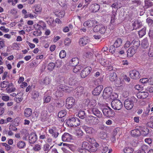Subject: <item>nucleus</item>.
<instances>
[{
  "label": "nucleus",
  "mask_w": 153,
  "mask_h": 153,
  "mask_svg": "<svg viewBox=\"0 0 153 153\" xmlns=\"http://www.w3.org/2000/svg\"><path fill=\"white\" fill-rule=\"evenodd\" d=\"M92 68L89 66H87L83 69L80 73L81 76L84 78L87 76L91 72Z\"/></svg>",
  "instance_id": "nucleus-7"
},
{
  "label": "nucleus",
  "mask_w": 153,
  "mask_h": 153,
  "mask_svg": "<svg viewBox=\"0 0 153 153\" xmlns=\"http://www.w3.org/2000/svg\"><path fill=\"white\" fill-rule=\"evenodd\" d=\"M75 102L74 99L72 97L68 98L66 100V106L67 108H71L74 105Z\"/></svg>",
  "instance_id": "nucleus-8"
},
{
  "label": "nucleus",
  "mask_w": 153,
  "mask_h": 153,
  "mask_svg": "<svg viewBox=\"0 0 153 153\" xmlns=\"http://www.w3.org/2000/svg\"><path fill=\"white\" fill-rule=\"evenodd\" d=\"M149 133V130L147 128L143 130L141 132V134L143 136H146Z\"/></svg>",
  "instance_id": "nucleus-56"
},
{
  "label": "nucleus",
  "mask_w": 153,
  "mask_h": 153,
  "mask_svg": "<svg viewBox=\"0 0 153 153\" xmlns=\"http://www.w3.org/2000/svg\"><path fill=\"white\" fill-rule=\"evenodd\" d=\"M55 15L59 17H63L65 15V12L62 10L57 9L55 12Z\"/></svg>",
  "instance_id": "nucleus-25"
},
{
  "label": "nucleus",
  "mask_w": 153,
  "mask_h": 153,
  "mask_svg": "<svg viewBox=\"0 0 153 153\" xmlns=\"http://www.w3.org/2000/svg\"><path fill=\"white\" fill-rule=\"evenodd\" d=\"M90 9L92 12H97L100 9V5L97 4H93L91 5Z\"/></svg>",
  "instance_id": "nucleus-21"
},
{
  "label": "nucleus",
  "mask_w": 153,
  "mask_h": 153,
  "mask_svg": "<svg viewBox=\"0 0 153 153\" xmlns=\"http://www.w3.org/2000/svg\"><path fill=\"white\" fill-rule=\"evenodd\" d=\"M39 93L38 92L36 91H34L33 92L32 94V98L34 99H35L39 97Z\"/></svg>",
  "instance_id": "nucleus-48"
},
{
  "label": "nucleus",
  "mask_w": 153,
  "mask_h": 153,
  "mask_svg": "<svg viewBox=\"0 0 153 153\" xmlns=\"http://www.w3.org/2000/svg\"><path fill=\"white\" fill-rule=\"evenodd\" d=\"M78 151L80 153H89L88 150L81 148H79Z\"/></svg>",
  "instance_id": "nucleus-63"
},
{
  "label": "nucleus",
  "mask_w": 153,
  "mask_h": 153,
  "mask_svg": "<svg viewBox=\"0 0 153 153\" xmlns=\"http://www.w3.org/2000/svg\"><path fill=\"white\" fill-rule=\"evenodd\" d=\"M74 66V67L73 69V71L75 73L78 72L81 68V66L80 65H77Z\"/></svg>",
  "instance_id": "nucleus-49"
},
{
  "label": "nucleus",
  "mask_w": 153,
  "mask_h": 153,
  "mask_svg": "<svg viewBox=\"0 0 153 153\" xmlns=\"http://www.w3.org/2000/svg\"><path fill=\"white\" fill-rule=\"evenodd\" d=\"M48 118V115L46 111H43L41 113L40 119L41 121H46Z\"/></svg>",
  "instance_id": "nucleus-20"
},
{
  "label": "nucleus",
  "mask_w": 153,
  "mask_h": 153,
  "mask_svg": "<svg viewBox=\"0 0 153 153\" xmlns=\"http://www.w3.org/2000/svg\"><path fill=\"white\" fill-rule=\"evenodd\" d=\"M89 42V39L87 36H84L79 39V45L84 46L88 44Z\"/></svg>",
  "instance_id": "nucleus-13"
},
{
  "label": "nucleus",
  "mask_w": 153,
  "mask_h": 153,
  "mask_svg": "<svg viewBox=\"0 0 153 153\" xmlns=\"http://www.w3.org/2000/svg\"><path fill=\"white\" fill-rule=\"evenodd\" d=\"M15 100L17 103H19L23 100L22 94L21 93H18L14 99Z\"/></svg>",
  "instance_id": "nucleus-29"
},
{
  "label": "nucleus",
  "mask_w": 153,
  "mask_h": 153,
  "mask_svg": "<svg viewBox=\"0 0 153 153\" xmlns=\"http://www.w3.org/2000/svg\"><path fill=\"white\" fill-rule=\"evenodd\" d=\"M135 49L134 48L132 47H131L129 48L127 51V56L128 57H131L135 54L136 52Z\"/></svg>",
  "instance_id": "nucleus-24"
},
{
  "label": "nucleus",
  "mask_w": 153,
  "mask_h": 153,
  "mask_svg": "<svg viewBox=\"0 0 153 153\" xmlns=\"http://www.w3.org/2000/svg\"><path fill=\"white\" fill-rule=\"evenodd\" d=\"M97 57L99 62L102 66L108 67V65H111V62H109L107 59L102 58H99L98 56H97Z\"/></svg>",
  "instance_id": "nucleus-17"
},
{
  "label": "nucleus",
  "mask_w": 153,
  "mask_h": 153,
  "mask_svg": "<svg viewBox=\"0 0 153 153\" xmlns=\"http://www.w3.org/2000/svg\"><path fill=\"white\" fill-rule=\"evenodd\" d=\"M51 99V97L50 96L47 95L45 94L43 99L44 103L49 102Z\"/></svg>",
  "instance_id": "nucleus-45"
},
{
  "label": "nucleus",
  "mask_w": 153,
  "mask_h": 153,
  "mask_svg": "<svg viewBox=\"0 0 153 153\" xmlns=\"http://www.w3.org/2000/svg\"><path fill=\"white\" fill-rule=\"evenodd\" d=\"M87 101L89 102V105H90L94 106L96 105V100H95L92 99L91 100H88Z\"/></svg>",
  "instance_id": "nucleus-55"
},
{
  "label": "nucleus",
  "mask_w": 153,
  "mask_h": 153,
  "mask_svg": "<svg viewBox=\"0 0 153 153\" xmlns=\"http://www.w3.org/2000/svg\"><path fill=\"white\" fill-rule=\"evenodd\" d=\"M56 66L55 64L53 62H50L48 65L47 68L48 70L50 71H51L53 70Z\"/></svg>",
  "instance_id": "nucleus-38"
},
{
  "label": "nucleus",
  "mask_w": 153,
  "mask_h": 153,
  "mask_svg": "<svg viewBox=\"0 0 153 153\" xmlns=\"http://www.w3.org/2000/svg\"><path fill=\"white\" fill-rule=\"evenodd\" d=\"M90 146V145L88 142L84 141L82 142V148L88 150Z\"/></svg>",
  "instance_id": "nucleus-39"
},
{
  "label": "nucleus",
  "mask_w": 153,
  "mask_h": 153,
  "mask_svg": "<svg viewBox=\"0 0 153 153\" xmlns=\"http://www.w3.org/2000/svg\"><path fill=\"white\" fill-rule=\"evenodd\" d=\"M59 57L61 58H64L66 56V53L65 51L64 50L61 51L59 54Z\"/></svg>",
  "instance_id": "nucleus-60"
},
{
  "label": "nucleus",
  "mask_w": 153,
  "mask_h": 153,
  "mask_svg": "<svg viewBox=\"0 0 153 153\" xmlns=\"http://www.w3.org/2000/svg\"><path fill=\"white\" fill-rule=\"evenodd\" d=\"M76 82V80L74 76L71 77L69 78L68 83L70 85H74Z\"/></svg>",
  "instance_id": "nucleus-41"
},
{
  "label": "nucleus",
  "mask_w": 153,
  "mask_h": 153,
  "mask_svg": "<svg viewBox=\"0 0 153 153\" xmlns=\"http://www.w3.org/2000/svg\"><path fill=\"white\" fill-rule=\"evenodd\" d=\"M117 76L116 74L114 73L113 74H111L110 76L109 79L111 82H115L117 79Z\"/></svg>",
  "instance_id": "nucleus-44"
},
{
  "label": "nucleus",
  "mask_w": 153,
  "mask_h": 153,
  "mask_svg": "<svg viewBox=\"0 0 153 153\" xmlns=\"http://www.w3.org/2000/svg\"><path fill=\"white\" fill-rule=\"evenodd\" d=\"M48 134L46 132H43L42 133H40L39 134V140H44L45 139H46L48 135Z\"/></svg>",
  "instance_id": "nucleus-40"
},
{
  "label": "nucleus",
  "mask_w": 153,
  "mask_h": 153,
  "mask_svg": "<svg viewBox=\"0 0 153 153\" xmlns=\"http://www.w3.org/2000/svg\"><path fill=\"white\" fill-rule=\"evenodd\" d=\"M62 139L64 142H70L72 139V136L68 133H65L62 136Z\"/></svg>",
  "instance_id": "nucleus-16"
},
{
  "label": "nucleus",
  "mask_w": 153,
  "mask_h": 153,
  "mask_svg": "<svg viewBox=\"0 0 153 153\" xmlns=\"http://www.w3.org/2000/svg\"><path fill=\"white\" fill-rule=\"evenodd\" d=\"M66 123L69 126L76 127L80 124V122L77 118L71 117L68 120Z\"/></svg>",
  "instance_id": "nucleus-2"
},
{
  "label": "nucleus",
  "mask_w": 153,
  "mask_h": 153,
  "mask_svg": "<svg viewBox=\"0 0 153 153\" xmlns=\"http://www.w3.org/2000/svg\"><path fill=\"white\" fill-rule=\"evenodd\" d=\"M116 47L114 46V45H112L110 46L109 49V51L112 54H114L116 52Z\"/></svg>",
  "instance_id": "nucleus-52"
},
{
  "label": "nucleus",
  "mask_w": 153,
  "mask_h": 153,
  "mask_svg": "<svg viewBox=\"0 0 153 153\" xmlns=\"http://www.w3.org/2000/svg\"><path fill=\"white\" fill-rule=\"evenodd\" d=\"M107 27L102 25H96L93 28V30L94 32H99L101 34H103L105 33Z\"/></svg>",
  "instance_id": "nucleus-5"
},
{
  "label": "nucleus",
  "mask_w": 153,
  "mask_h": 153,
  "mask_svg": "<svg viewBox=\"0 0 153 153\" xmlns=\"http://www.w3.org/2000/svg\"><path fill=\"white\" fill-rule=\"evenodd\" d=\"M1 99L3 100L5 102L8 101L10 100V97L9 96L4 94L2 95Z\"/></svg>",
  "instance_id": "nucleus-58"
},
{
  "label": "nucleus",
  "mask_w": 153,
  "mask_h": 153,
  "mask_svg": "<svg viewBox=\"0 0 153 153\" xmlns=\"http://www.w3.org/2000/svg\"><path fill=\"white\" fill-rule=\"evenodd\" d=\"M92 23L91 20L88 21L84 22L83 25L85 27L87 26L88 27H92Z\"/></svg>",
  "instance_id": "nucleus-54"
},
{
  "label": "nucleus",
  "mask_w": 153,
  "mask_h": 153,
  "mask_svg": "<svg viewBox=\"0 0 153 153\" xmlns=\"http://www.w3.org/2000/svg\"><path fill=\"white\" fill-rule=\"evenodd\" d=\"M122 42V41L121 39H116L114 42V45L116 48L119 47L121 45Z\"/></svg>",
  "instance_id": "nucleus-36"
},
{
  "label": "nucleus",
  "mask_w": 153,
  "mask_h": 153,
  "mask_svg": "<svg viewBox=\"0 0 153 153\" xmlns=\"http://www.w3.org/2000/svg\"><path fill=\"white\" fill-rule=\"evenodd\" d=\"M142 46L144 48H146L149 45V44L148 42L147 38H146L143 39L141 42Z\"/></svg>",
  "instance_id": "nucleus-34"
},
{
  "label": "nucleus",
  "mask_w": 153,
  "mask_h": 153,
  "mask_svg": "<svg viewBox=\"0 0 153 153\" xmlns=\"http://www.w3.org/2000/svg\"><path fill=\"white\" fill-rule=\"evenodd\" d=\"M79 59L77 57L73 58L70 62V64L72 66L78 65L79 63Z\"/></svg>",
  "instance_id": "nucleus-28"
},
{
  "label": "nucleus",
  "mask_w": 153,
  "mask_h": 153,
  "mask_svg": "<svg viewBox=\"0 0 153 153\" xmlns=\"http://www.w3.org/2000/svg\"><path fill=\"white\" fill-rule=\"evenodd\" d=\"M85 120L87 124L91 125L97 124L99 123V120L97 117L91 115L86 117Z\"/></svg>",
  "instance_id": "nucleus-4"
},
{
  "label": "nucleus",
  "mask_w": 153,
  "mask_h": 153,
  "mask_svg": "<svg viewBox=\"0 0 153 153\" xmlns=\"http://www.w3.org/2000/svg\"><path fill=\"white\" fill-rule=\"evenodd\" d=\"M102 111L103 114L108 117H113L115 114L113 110L109 108H104L103 109Z\"/></svg>",
  "instance_id": "nucleus-6"
},
{
  "label": "nucleus",
  "mask_w": 153,
  "mask_h": 153,
  "mask_svg": "<svg viewBox=\"0 0 153 153\" xmlns=\"http://www.w3.org/2000/svg\"><path fill=\"white\" fill-rule=\"evenodd\" d=\"M129 76L131 79H137L140 78L139 72L136 70H133L131 71Z\"/></svg>",
  "instance_id": "nucleus-14"
},
{
  "label": "nucleus",
  "mask_w": 153,
  "mask_h": 153,
  "mask_svg": "<svg viewBox=\"0 0 153 153\" xmlns=\"http://www.w3.org/2000/svg\"><path fill=\"white\" fill-rule=\"evenodd\" d=\"M32 114V110L31 109L28 108H26L24 111V114L25 116L26 117H30Z\"/></svg>",
  "instance_id": "nucleus-32"
},
{
  "label": "nucleus",
  "mask_w": 153,
  "mask_h": 153,
  "mask_svg": "<svg viewBox=\"0 0 153 153\" xmlns=\"http://www.w3.org/2000/svg\"><path fill=\"white\" fill-rule=\"evenodd\" d=\"M149 56L152 57L153 56V47L151 46L149 48L148 52Z\"/></svg>",
  "instance_id": "nucleus-59"
},
{
  "label": "nucleus",
  "mask_w": 153,
  "mask_h": 153,
  "mask_svg": "<svg viewBox=\"0 0 153 153\" xmlns=\"http://www.w3.org/2000/svg\"><path fill=\"white\" fill-rule=\"evenodd\" d=\"M71 42V40L68 38H66L64 44L66 46H69Z\"/></svg>",
  "instance_id": "nucleus-64"
},
{
  "label": "nucleus",
  "mask_w": 153,
  "mask_h": 153,
  "mask_svg": "<svg viewBox=\"0 0 153 153\" xmlns=\"http://www.w3.org/2000/svg\"><path fill=\"white\" fill-rule=\"evenodd\" d=\"M56 67L60 68L62 65V62L61 60H57L55 63Z\"/></svg>",
  "instance_id": "nucleus-51"
},
{
  "label": "nucleus",
  "mask_w": 153,
  "mask_h": 153,
  "mask_svg": "<svg viewBox=\"0 0 153 153\" xmlns=\"http://www.w3.org/2000/svg\"><path fill=\"white\" fill-rule=\"evenodd\" d=\"M51 81V79L48 76H46L43 79L40 84L45 85H47L50 84Z\"/></svg>",
  "instance_id": "nucleus-26"
},
{
  "label": "nucleus",
  "mask_w": 153,
  "mask_h": 153,
  "mask_svg": "<svg viewBox=\"0 0 153 153\" xmlns=\"http://www.w3.org/2000/svg\"><path fill=\"white\" fill-rule=\"evenodd\" d=\"M146 28L144 27L138 32L140 37L142 38L146 34Z\"/></svg>",
  "instance_id": "nucleus-37"
},
{
  "label": "nucleus",
  "mask_w": 153,
  "mask_h": 153,
  "mask_svg": "<svg viewBox=\"0 0 153 153\" xmlns=\"http://www.w3.org/2000/svg\"><path fill=\"white\" fill-rule=\"evenodd\" d=\"M6 90L8 93H11L14 91L16 88L13 87V85L12 83H9L6 88Z\"/></svg>",
  "instance_id": "nucleus-30"
},
{
  "label": "nucleus",
  "mask_w": 153,
  "mask_h": 153,
  "mask_svg": "<svg viewBox=\"0 0 153 153\" xmlns=\"http://www.w3.org/2000/svg\"><path fill=\"white\" fill-rule=\"evenodd\" d=\"M112 89L111 87H109L105 88L103 93V96L104 98L107 99L109 97L112 93Z\"/></svg>",
  "instance_id": "nucleus-9"
},
{
  "label": "nucleus",
  "mask_w": 153,
  "mask_h": 153,
  "mask_svg": "<svg viewBox=\"0 0 153 153\" xmlns=\"http://www.w3.org/2000/svg\"><path fill=\"white\" fill-rule=\"evenodd\" d=\"M37 136L36 133L33 132L30 134L29 137V141L31 144H33L35 142L37 139Z\"/></svg>",
  "instance_id": "nucleus-15"
},
{
  "label": "nucleus",
  "mask_w": 153,
  "mask_h": 153,
  "mask_svg": "<svg viewBox=\"0 0 153 153\" xmlns=\"http://www.w3.org/2000/svg\"><path fill=\"white\" fill-rule=\"evenodd\" d=\"M123 151L125 153H132L134 151V149L132 147L126 146L123 149Z\"/></svg>",
  "instance_id": "nucleus-35"
},
{
  "label": "nucleus",
  "mask_w": 153,
  "mask_h": 153,
  "mask_svg": "<svg viewBox=\"0 0 153 153\" xmlns=\"http://www.w3.org/2000/svg\"><path fill=\"white\" fill-rule=\"evenodd\" d=\"M66 112L65 110H62L59 111L58 114V117L59 118L64 117L66 114Z\"/></svg>",
  "instance_id": "nucleus-46"
},
{
  "label": "nucleus",
  "mask_w": 153,
  "mask_h": 153,
  "mask_svg": "<svg viewBox=\"0 0 153 153\" xmlns=\"http://www.w3.org/2000/svg\"><path fill=\"white\" fill-rule=\"evenodd\" d=\"M58 82L60 84L58 86L55 95L56 97H61L63 95V91L64 88L63 84L65 83L64 78L63 77H61L58 79Z\"/></svg>",
  "instance_id": "nucleus-1"
},
{
  "label": "nucleus",
  "mask_w": 153,
  "mask_h": 153,
  "mask_svg": "<svg viewBox=\"0 0 153 153\" xmlns=\"http://www.w3.org/2000/svg\"><path fill=\"white\" fill-rule=\"evenodd\" d=\"M103 89V86L100 85L95 88L92 92L93 94L94 95H99Z\"/></svg>",
  "instance_id": "nucleus-19"
},
{
  "label": "nucleus",
  "mask_w": 153,
  "mask_h": 153,
  "mask_svg": "<svg viewBox=\"0 0 153 153\" xmlns=\"http://www.w3.org/2000/svg\"><path fill=\"white\" fill-rule=\"evenodd\" d=\"M42 148V145L37 143L34 145L33 147V149L35 152H39L41 150Z\"/></svg>",
  "instance_id": "nucleus-33"
},
{
  "label": "nucleus",
  "mask_w": 153,
  "mask_h": 153,
  "mask_svg": "<svg viewBox=\"0 0 153 153\" xmlns=\"http://www.w3.org/2000/svg\"><path fill=\"white\" fill-rule=\"evenodd\" d=\"M111 105L112 108L116 110H120L123 106L121 102L118 100H113L111 103Z\"/></svg>",
  "instance_id": "nucleus-3"
},
{
  "label": "nucleus",
  "mask_w": 153,
  "mask_h": 153,
  "mask_svg": "<svg viewBox=\"0 0 153 153\" xmlns=\"http://www.w3.org/2000/svg\"><path fill=\"white\" fill-rule=\"evenodd\" d=\"M141 134V131L137 129L132 130L131 131V135L134 137H137Z\"/></svg>",
  "instance_id": "nucleus-27"
},
{
  "label": "nucleus",
  "mask_w": 153,
  "mask_h": 153,
  "mask_svg": "<svg viewBox=\"0 0 153 153\" xmlns=\"http://www.w3.org/2000/svg\"><path fill=\"white\" fill-rule=\"evenodd\" d=\"M124 106L127 110H130L134 106V102L131 99H127L124 102Z\"/></svg>",
  "instance_id": "nucleus-11"
},
{
  "label": "nucleus",
  "mask_w": 153,
  "mask_h": 153,
  "mask_svg": "<svg viewBox=\"0 0 153 153\" xmlns=\"http://www.w3.org/2000/svg\"><path fill=\"white\" fill-rule=\"evenodd\" d=\"M9 83L7 81H4L1 82V88H5L8 86Z\"/></svg>",
  "instance_id": "nucleus-50"
},
{
  "label": "nucleus",
  "mask_w": 153,
  "mask_h": 153,
  "mask_svg": "<svg viewBox=\"0 0 153 153\" xmlns=\"http://www.w3.org/2000/svg\"><path fill=\"white\" fill-rule=\"evenodd\" d=\"M50 147V145L48 143H46L43 146V149L45 152H48L50 149H49Z\"/></svg>",
  "instance_id": "nucleus-43"
},
{
  "label": "nucleus",
  "mask_w": 153,
  "mask_h": 153,
  "mask_svg": "<svg viewBox=\"0 0 153 153\" xmlns=\"http://www.w3.org/2000/svg\"><path fill=\"white\" fill-rule=\"evenodd\" d=\"M131 44L133 45L134 48L137 49L140 46V41L137 39H134L132 42Z\"/></svg>",
  "instance_id": "nucleus-31"
},
{
  "label": "nucleus",
  "mask_w": 153,
  "mask_h": 153,
  "mask_svg": "<svg viewBox=\"0 0 153 153\" xmlns=\"http://www.w3.org/2000/svg\"><path fill=\"white\" fill-rule=\"evenodd\" d=\"M48 132L54 138H56L59 134L57 129L55 126H53L51 128H50Z\"/></svg>",
  "instance_id": "nucleus-10"
},
{
  "label": "nucleus",
  "mask_w": 153,
  "mask_h": 153,
  "mask_svg": "<svg viewBox=\"0 0 153 153\" xmlns=\"http://www.w3.org/2000/svg\"><path fill=\"white\" fill-rule=\"evenodd\" d=\"M97 148L95 146H90L89 147V149L88 150L89 153L90 152H94L97 150Z\"/></svg>",
  "instance_id": "nucleus-61"
},
{
  "label": "nucleus",
  "mask_w": 153,
  "mask_h": 153,
  "mask_svg": "<svg viewBox=\"0 0 153 153\" xmlns=\"http://www.w3.org/2000/svg\"><path fill=\"white\" fill-rule=\"evenodd\" d=\"M25 145V143L23 141H20L17 144V146L19 149L23 148Z\"/></svg>",
  "instance_id": "nucleus-47"
},
{
  "label": "nucleus",
  "mask_w": 153,
  "mask_h": 153,
  "mask_svg": "<svg viewBox=\"0 0 153 153\" xmlns=\"http://www.w3.org/2000/svg\"><path fill=\"white\" fill-rule=\"evenodd\" d=\"M132 25L134 29H137L140 27L142 25V23L141 21L138 20H136L132 22Z\"/></svg>",
  "instance_id": "nucleus-22"
},
{
  "label": "nucleus",
  "mask_w": 153,
  "mask_h": 153,
  "mask_svg": "<svg viewBox=\"0 0 153 153\" xmlns=\"http://www.w3.org/2000/svg\"><path fill=\"white\" fill-rule=\"evenodd\" d=\"M84 88L81 86H79L76 88L75 89L74 92H76V96L77 97L81 96L83 93Z\"/></svg>",
  "instance_id": "nucleus-18"
},
{
  "label": "nucleus",
  "mask_w": 153,
  "mask_h": 153,
  "mask_svg": "<svg viewBox=\"0 0 153 153\" xmlns=\"http://www.w3.org/2000/svg\"><path fill=\"white\" fill-rule=\"evenodd\" d=\"M82 128L87 133L91 134L94 132V129L92 127L84 125L82 126Z\"/></svg>",
  "instance_id": "nucleus-23"
},
{
  "label": "nucleus",
  "mask_w": 153,
  "mask_h": 153,
  "mask_svg": "<svg viewBox=\"0 0 153 153\" xmlns=\"http://www.w3.org/2000/svg\"><path fill=\"white\" fill-rule=\"evenodd\" d=\"M46 141L47 142L46 143H48L50 144H51L53 142L52 138L48 134L46 138Z\"/></svg>",
  "instance_id": "nucleus-62"
},
{
  "label": "nucleus",
  "mask_w": 153,
  "mask_h": 153,
  "mask_svg": "<svg viewBox=\"0 0 153 153\" xmlns=\"http://www.w3.org/2000/svg\"><path fill=\"white\" fill-rule=\"evenodd\" d=\"M78 117L81 119H83L85 116V112L84 111H80L78 114Z\"/></svg>",
  "instance_id": "nucleus-42"
},
{
  "label": "nucleus",
  "mask_w": 153,
  "mask_h": 153,
  "mask_svg": "<svg viewBox=\"0 0 153 153\" xmlns=\"http://www.w3.org/2000/svg\"><path fill=\"white\" fill-rule=\"evenodd\" d=\"M91 113L93 114L97 117L101 118L102 117V113L97 108H92L90 109Z\"/></svg>",
  "instance_id": "nucleus-12"
},
{
  "label": "nucleus",
  "mask_w": 153,
  "mask_h": 153,
  "mask_svg": "<svg viewBox=\"0 0 153 153\" xmlns=\"http://www.w3.org/2000/svg\"><path fill=\"white\" fill-rule=\"evenodd\" d=\"M152 4V2L146 0L145 1V7L146 8L151 6Z\"/></svg>",
  "instance_id": "nucleus-53"
},
{
  "label": "nucleus",
  "mask_w": 153,
  "mask_h": 153,
  "mask_svg": "<svg viewBox=\"0 0 153 153\" xmlns=\"http://www.w3.org/2000/svg\"><path fill=\"white\" fill-rule=\"evenodd\" d=\"M83 131L80 129H78L76 131V135L78 137H80L83 136Z\"/></svg>",
  "instance_id": "nucleus-57"
}]
</instances>
